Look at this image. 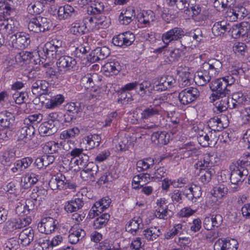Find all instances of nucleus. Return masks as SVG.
I'll list each match as a JSON object with an SVG mask.
<instances>
[{
    "label": "nucleus",
    "instance_id": "nucleus-56",
    "mask_svg": "<svg viewBox=\"0 0 250 250\" xmlns=\"http://www.w3.org/2000/svg\"><path fill=\"white\" fill-rule=\"evenodd\" d=\"M66 112L78 116V114L82 111V109L79 103H70L67 104L64 107Z\"/></svg>",
    "mask_w": 250,
    "mask_h": 250
},
{
    "label": "nucleus",
    "instance_id": "nucleus-35",
    "mask_svg": "<svg viewBox=\"0 0 250 250\" xmlns=\"http://www.w3.org/2000/svg\"><path fill=\"white\" fill-rule=\"evenodd\" d=\"M214 99L215 100H218L215 104V112H222L226 111L228 108H229L230 101L227 96H218V98H214Z\"/></svg>",
    "mask_w": 250,
    "mask_h": 250
},
{
    "label": "nucleus",
    "instance_id": "nucleus-10",
    "mask_svg": "<svg viewBox=\"0 0 250 250\" xmlns=\"http://www.w3.org/2000/svg\"><path fill=\"white\" fill-rule=\"evenodd\" d=\"M134 40V35L130 32H126L114 37L112 43L116 46L125 47L130 45Z\"/></svg>",
    "mask_w": 250,
    "mask_h": 250
},
{
    "label": "nucleus",
    "instance_id": "nucleus-41",
    "mask_svg": "<svg viewBox=\"0 0 250 250\" xmlns=\"http://www.w3.org/2000/svg\"><path fill=\"white\" fill-rule=\"evenodd\" d=\"M39 180V176L35 173H28L21 179V183L24 188H28L35 185Z\"/></svg>",
    "mask_w": 250,
    "mask_h": 250
},
{
    "label": "nucleus",
    "instance_id": "nucleus-1",
    "mask_svg": "<svg viewBox=\"0 0 250 250\" xmlns=\"http://www.w3.org/2000/svg\"><path fill=\"white\" fill-rule=\"evenodd\" d=\"M223 70L222 62L215 58H211L202 63L197 72L196 83L200 86L206 85L216 77Z\"/></svg>",
    "mask_w": 250,
    "mask_h": 250
},
{
    "label": "nucleus",
    "instance_id": "nucleus-12",
    "mask_svg": "<svg viewBox=\"0 0 250 250\" xmlns=\"http://www.w3.org/2000/svg\"><path fill=\"white\" fill-rule=\"evenodd\" d=\"M12 44L13 47L19 49H24L30 43L29 36L23 32H19L11 36Z\"/></svg>",
    "mask_w": 250,
    "mask_h": 250
},
{
    "label": "nucleus",
    "instance_id": "nucleus-64",
    "mask_svg": "<svg viewBox=\"0 0 250 250\" xmlns=\"http://www.w3.org/2000/svg\"><path fill=\"white\" fill-rule=\"evenodd\" d=\"M170 210L168 208H157L154 212V215L159 219L167 220L170 217Z\"/></svg>",
    "mask_w": 250,
    "mask_h": 250
},
{
    "label": "nucleus",
    "instance_id": "nucleus-42",
    "mask_svg": "<svg viewBox=\"0 0 250 250\" xmlns=\"http://www.w3.org/2000/svg\"><path fill=\"white\" fill-rule=\"evenodd\" d=\"M135 16L134 10H127L124 13L122 12L121 13L119 17V22L121 24L128 25L132 21V17Z\"/></svg>",
    "mask_w": 250,
    "mask_h": 250
},
{
    "label": "nucleus",
    "instance_id": "nucleus-2",
    "mask_svg": "<svg viewBox=\"0 0 250 250\" xmlns=\"http://www.w3.org/2000/svg\"><path fill=\"white\" fill-rule=\"evenodd\" d=\"M62 40L57 38L52 39L45 43L38 51L39 56L42 59H57L65 54V48Z\"/></svg>",
    "mask_w": 250,
    "mask_h": 250
},
{
    "label": "nucleus",
    "instance_id": "nucleus-54",
    "mask_svg": "<svg viewBox=\"0 0 250 250\" xmlns=\"http://www.w3.org/2000/svg\"><path fill=\"white\" fill-rule=\"evenodd\" d=\"M104 5L103 2H95L90 6L87 8V12L91 14L100 15L104 10Z\"/></svg>",
    "mask_w": 250,
    "mask_h": 250
},
{
    "label": "nucleus",
    "instance_id": "nucleus-32",
    "mask_svg": "<svg viewBox=\"0 0 250 250\" xmlns=\"http://www.w3.org/2000/svg\"><path fill=\"white\" fill-rule=\"evenodd\" d=\"M85 235V232L83 229L80 228H73L69 231L68 241L70 243L75 244L83 238Z\"/></svg>",
    "mask_w": 250,
    "mask_h": 250
},
{
    "label": "nucleus",
    "instance_id": "nucleus-27",
    "mask_svg": "<svg viewBox=\"0 0 250 250\" xmlns=\"http://www.w3.org/2000/svg\"><path fill=\"white\" fill-rule=\"evenodd\" d=\"M84 205L82 199L78 198L67 202L64 206V210L67 213L76 212L82 208Z\"/></svg>",
    "mask_w": 250,
    "mask_h": 250
},
{
    "label": "nucleus",
    "instance_id": "nucleus-57",
    "mask_svg": "<svg viewBox=\"0 0 250 250\" xmlns=\"http://www.w3.org/2000/svg\"><path fill=\"white\" fill-rule=\"evenodd\" d=\"M5 22L4 27L1 28L0 30L8 36L16 30L17 26L14 24V21L11 19H7Z\"/></svg>",
    "mask_w": 250,
    "mask_h": 250
},
{
    "label": "nucleus",
    "instance_id": "nucleus-9",
    "mask_svg": "<svg viewBox=\"0 0 250 250\" xmlns=\"http://www.w3.org/2000/svg\"><path fill=\"white\" fill-rule=\"evenodd\" d=\"M184 36V30L180 27H176L163 33L162 36V40L165 44V46H167L169 43L178 41Z\"/></svg>",
    "mask_w": 250,
    "mask_h": 250
},
{
    "label": "nucleus",
    "instance_id": "nucleus-19",
    "mask_svg": "<svg viewBox=\"0 0 250 250\" xmlns=\"http://www.w3.org/2000/svg\"><path fill=\"white\" fill-rule=\"evenodd\" d=\"M230 101V109H238L243 105L248 104V100L246 96L241 92H236L233 94Z\"/></svg>",
    "mask_w": 250,
    "mask_h": 250
},
{
    "label": "nucleus",
    "instance_id": "nucleus-55",
    "mask_svg": "<svg viewBox=\"0 0 250 250\" xmlns=\"http://www.w3.org/2000/svg\"><path fill=\"white\" fill-rule=\"evenodd\" d=\"M80 133V129L78 127H74L63 131L61 134V138L66 139L70 138H74L78 136Z\"/></svg>",
    "mask_w": 250,
    "mask_h": 250
},
{
    "label": "nucleus",
    "instance_id": "nucleus-48",
    "mask_svg": "<svg viewBox=\"0 0 250 250\" xmlns=\"http://www.w3.org/2000/svg\"><path fill=\"white\" fill-rule=\"evenodd\" d=\"M189 37L188 36L185 37L183 39V41H181L182 45H184L185 48L186 47L187 45H188L189 44V43H185V40H188L190 39V37H192L194 40H196L197 41H200L202 40V38L203 37L202 32L200 28H196V29H194L192 31H191L189 33Z\"/></svg>",
    "mask_w": 250,
    "mask_h": 250
},
{
    "label": "nucleus",
    "instance_id": "nucleus-17",
    "mask_svg": "<svg viewBox=\"0 0 250 250\" xmlns=\"http://www.w3.org/2000/svg\"><path fill=\"white\" fill-rule=\"evenodd\" d=\"M176 79L172 76H164L162 77L156 84L157 90L165 91L169 89L176 85Z\"/></svg>",
    "mask_w": 250,
    "mask_h": 250
},
{
    "label": "nucleus",
    "instance_id": "nucleus-22",
    "mask_svg": "<svg viewBox=\"0 0 250 250\" xmlns=\"http://www.w3.org/2000/svg\"><path fill=\"white\" fill-rule=\"evenodd\" d=\"M35 131V127L32 125H25L18 132V140H25L24 142L27 143V141L31 140V137L33 136Z\"/></svg>",
    "mask_w": 250,
    "mask_h": 250
},
{
    "label": "nucleus",
    "instance_id": "nucleus-39",
    "mask_svg": "<svg viewBox=\"0 0 250 250\" xmlns=\"http://www.w3.org/2000/svg\"><path fill=\"white\" fill-rule=\"evenodd\" d=\"M149 174L147 173H140L135 176L132 180V186L135 189L139 188L140 187L144 186L148 182L149 178Z\"/></svg>",
    "mask_w": 250,
    "mask_h": 250
},
{
    "label": "nucleus",
    "instance_id": "nucleus-3",
    "mask_svg": "<svg viewBox=\"0 0 250 250\" xmlns=\"http://www.w3.org/2000/svg\"><path fill=\"white\" fill-rule=\"evenodd\" d=\"M51 26V20L41 16L31 19L28 24V29L35 33L44 32L50 30Z\"/></svg>",
    "mask_w": 250,
    "mask_h": 250
},
{
    "label": "nucleus",
    "instance_id": "nucleus-34",
    "mask_svg": "<svg viewBox=\"0 0 250 250\" xmlns=\"http://www.w3.org/2000/svg\"><path fill=\"white\" fill-rule=\"evenodd\" d=\"M208 124L206 129H209L212 132L213 131V133L214 134H215L216 131H220L226 127L224 126L221 119L217 117L210 119L208 122Z\"/></svg>",
    "mask_w": 250,
    "mask_h": 250
},
{
    "label": "nucleus",
    "instance_id": "nucleus-7",
    "mask_svg": "<svg viewBox=\"0 0 250 250\" xmlns=\"http://www.w3.org/2000/svg\"><path fill=\"white\" fill-rule=\"evenodd\" d=\"M230 169L232 170L230 180L231 184L234 185H238L240 183H242L249 174L248 169L245 167L239 166V163L237 167L230 166Z\"/></svg>",
    "mask_w": 250,
    "mask_h": 250
},
{
    "label": "nucleus",
    "instance_id": "nucleus-6",
    "mask_svg": "<svg viewBox=\"0 0 250 250\" xmlns=\"http://www.w3.org/2000/svg\"><path fill=\"white\" fill-rule=\"evenodd\" d=\"M199 95L197 88L190 87L182 90L179 94L178 98L181 104L187 105L195 101Z\"/></svg>",
    "mask_w": 250,
    "mask_h": 250
},
{
    "label": "nucleus",
    "instance_id": "nucleus-60",
    "mask_svg": "<svg viewBox=\"0 0 250 250\" xmlns=\"http://www.w3.org/2000/svg\"><path fill=\"white\" fill-rule=\"evenodd\" d=\"M27 10L31 15H39L43 11V6L40 2L31 3L28 5Z\"/></svg>",
    "mask_w": 250,
    "mask_h": 250
},
{
    "label": "nucleus",
    "instance_id": "nucleus-37",
    "mask_svg": "<svg viewBox=\"0 0 250 250\" xmlns=\"http://www.w3.org/2000/svg\"><path fill=\"white\" fill-rule=\"evenodd\" d=\"M98 174H100L101 177L97 181V183L100 186L111 182L117 178L115 173L113 174L108 170L104 171L99 170Z\"/></svg>",
    "mask_w": 250,
    "mask_h": 250
},
{
    "label": "nucleus",
    "instance_id": "nucleus-61",
    "mask_svg": "<svg viewBox=\"0 0 250 250\" xmlns=\"http://www.w3.org/2000/svg\"><path fill=\"white\" fill-rule=\"evenodd\" d=\"M243 27H242V22L239 25H234L232 27L230 26L231 35L232 38L234 39L242 38V33H244Z\"/></svg>",
    "mask_w": 250,
    "mask_h": 250
},
{
    "label": "nucleus",
    "instance_id": "nucleus-23",
    "mask_svg": "<svg viewBox=\"0 0 250 250\" xmlns=\"http://www.w3.org/2000/svg\"><path fill=\"white\" fill-rule=\"evenodd\" d=\"M56 178L58 189L65 190L69 189L73 190L75 189L76 188V184L70 180H67L65 176L62 174L58 173L56 175Z\"/></svg>",
    "mask_w": 250,
    "mask_h": 250
},
{
    "label": "nucleus",
    "instance_id": "nucleus-31",
    "mask_svg": "<svg viewBox=\"0 0 250 250\" xmlns=\"http://www.w3.org/2000/svg\"><path fill=\"white\" fill-rule=\"evenodd\" d=\"M93 62L104 60L110 54L109 49L106 46L97 47L90 54Z\"/></svg>",
    "mask_w": 250,
    "mask_h": 250
},
{
    "label": "nucleus",
    "instance_id": "nucleus-13",
    "mask_svg": "<svg viewBox=\"0 0 250 250\" xmlns=\"http://www.w3.org/2000/svg\"><path fill=\"white\" fill-rule=\"evenodd\" d=\"M58 58L57 64L60 72H65L69 71L77 63L75 59L69 56L62 55Z\"/></svg>",
    "mask_w": 250,
    "mask_h": 250
},
{
    "label": "nucleus",
    "instance_id": "nucleus-50",
    "mask_svg": "<svg viewBox=\"0 0 250 250\" xmlns=\"http://www.w3.org/2000/svg\"><path fill=\"white\" fill-rule=\"evenodd\" d=\"M183 232V225L182 224H175L173 228L165 234V238L167 239H170L176 235H179Z\"/></svg>",
    "mask_w": 250,
    "mask_h": 250
},
{
    "label": "nucleus",
    "instance_id": "nucleus-45",
    "mask_svg": "<svg viewBox=\"0 0 250 250\" xmlns=\"http://www.w3.org/2000/svg\"><path fill=\"white\" fill-rule=\"evenodd\" d=\"M154 164V160L151 158L140 160L137 162V169L139 172L146 170L152 167Z\"/></svg>",
    "mask_w": 250,
    "mask_h": 250
},
{
    "label": "nucleus",
    "instance_id": "nucleus-28",
    "mask_svg": "<svg viewBox=\"0 0 250 250\" xmlns=\"http://www.w3.org/2000/svg\"><path fill=\"white\" fill-rule=\"evenodd\" d=\"M169 135L166 131H157L153 133L151 139L155 144L165 145L169 142Z\"/></svg>",
    "mask_w": 250,
    "mask_h": 250
},
{
    "label": "nucleus",
    "instance_id": "nucleus-53",
    "mask_svg": "<svg viewBox=\"0 0 250 250\" xmlns=\"http://www.w3.org/2000/svg\"><path fill=\"white\" fill-rule=\"evenodd\" d=\"M95 23L96 30L100 28H106L108 26V20L104 15H98L95 16Z\"/></svg>",
    "mask_w": 250,
    "mask_h": 250
},
{
    "label": "nucleus",
    "instance_id": "nucleus-25",
    "mask_svg": "<svg viewBox=\"0 0 250 250\" xmlns=\"http://www.w3.org/2000/svg\"><path fill=\"white\" fill-rule=\"evenodd\" d=\"M230 30V25L226 20L216 22L212 27V32L215 36H221Z\"/></svg>",
    "mask_w": 250,
    "mask_h": 250
},
{
    "label": "nucleus",
    "instance_id": "nucleus-47",
    "mask_svg": "<svg viewBox=\"0 0 250 250\" xmlns=\"http://www.w3.org/2000/svg\"><path fill=\"white\" fill-rule=\"evenodd\" d=\"M110 215L108 213H104L100 217L97 218L93 222V226L95 229H100L105 227L109 219Z\"/></svg>",
    "mask_w": 250,
    "mask_h": 250
},
{
    "label": "nucleus",
    "instance_id": "nucleus-59",
    "mask_svg": "<svg viewBox=\"0 0 250 250\" xmlns=\"http://www.w3.org/2000/svg\"><path fill=\"white\" fill-rule=\"evenodd\" d=\"M42 120V114H35L29 115L28 118L24 120V124L29 125H34L41 122Z\"/></svg>",
    "mask_w": 250,
    "mask_h": 250
},
{
    "label": "nucleus",
    "instance_id": "nucleus-51",
    "mask_svg": "<svg viewBox=\"0 0 250 250\" xmlns=\"http://www.w3.org/2000/svg\"><path fill=\"white\" fill-rule=\"evenodd\" d=\"M47 195V190L44 188H39L38 187L34 188L31 194V197L35 201H41L44 199Z\"/></svg>",
    "mask_w": 250,
    "mask_h": 250
},
{
    "label": "nucleus",
    "instance_id": "nucleus-33",
    "mask_svg": "<svg viewBox=\"0 0 250 250\" xmlns=\"http://www.w3.org/2000/svg\"><path fill=\"white\" fill-rule=\"evenodd\" d=\"M161 234V229L157 227H151L143 231V235L148 241H155Z\"/></svg>",
    "mask_w": 250,
    "mask_h": 250
},
{
    "label": "nucleus",
    "instance_id": "nucleus-29",
    "mask_svg": "<svg viewBox=\"0 0 250 250\" xmlns=\"http://www.w3.org/2000/svg\"><path fill=\"white\" fill-rule=\"evenodd\" d=\"M216 136L212 131L208 130L207 134L198 137V141L203 147H207L212 145L216 142Z\"/></svg>",
    "mask_w": 250,
    "mask_h": 250
},
{
    "label": "nucleus",
    "instance_id": "nucleus-8",
    "mask_svg": "<svg viewBox=\"0 0 250 250\" xmlns=\"http://www.w3.org/2000/svg\"><path fill=\"white\" fill-rule=\"evenodd\" d=\"M58 225L57 220L51 217H45L38 224V229L40 232L48 234L55 231Z\"/></svg>",
    "mask_w": 250,
    "mask_h": 250
},
{
    "label": "nucleus",
    "instance_id": "nucleus-24",
    "mask_svg": "<svg viewBox=\"0 0 250 250\" xmlns=\"http://www.w3.org/2000/svg\"><path fill=\"white\" fill-rule=\"evenodd\" d=\"M144 227L142 219L139 216L134 217L126 224L125 229L133 235L136 234L139 229Z\"/></svg>",
    "mask_w": 250,
    "mask_h": 250
},
{
    "label": "nucleus",
    "instance_id": "nucleus-15",
    "mask_svg": "<svg viewBox=\"0 0 250 250\" xmlns=\"http://www.w3.org/2000/svg\"><path fill=\"white\" fill-rule=\"evenodd\" d=\"M99 171V167L96 164L89 163L81 171V177L85 181L89 180L94 181L95 176L98 174Z\"/></svg>",
    "mask_w": 250,
    "mask_h": 250
},
{
    "label": "nucleus",
    "instance_id": "nucleus-44",
    "mask_svg": "<svg viewBox=\"0 0 250 250\" xmlns=\"http://www.w3.org/2000/svg\"><path fill=\"white\" fill-rule=\"evenodd\" d=\"M84 140L88 146V149H92L98 146L101 141V137L97 134H90L84 138Z\"/></svg>",
    "mask_w": 250,
    "mask_h": 250
},
{
    "label": "nucleus",
    "instance_id": "nucleus-4",
    "mask_svg": "<svg viewBox=\"0 0 250 250\" xmlns=\"http://www.w3.org/2000/svg\"><path fill=\"white\" fill-rule=\"evenodd\" d=\"M210 88L213 91L210 99L215 101L214 98H218V96H227L229 94L230 90L228 88L223 78L216 79L211 82Z\"/></svg>",
    "mask_w": 250,
    "mask_h": 250
},
{
    "label": "nucleus",
    "instance_id": "nucleus-26",
    "mask_svg": "<svg viewBox=\"0 0 250 250\" xmlns=\"http://www.w3.org/2000/svg\"><path fill=\"white\" fill-rule=\"evenodd\" d=\"M34 236V232L31 228L24 229L19 234V239L21 244L23 246L29 245L33 241Z\"/></svg>",
    "mask_w": 250,
    "mask_h": 250
},
{
    "label": "nucleus",
    "instance_id": "nucleus-62",
    "mask_svg": "<svg viewBox=\"0 0 250 250\" xmlns=\"http://www.w3.org/2000/svg\"><path fill=\"white\" fill-rule=\"evenodd\" d=\"M167 4L170 6L176 5L179 10L188 9V4L185 0H167Z\"/></svg>",
    "mask_w": 250,
    "mask_h": 250
},
{
    "label": "nucleus",
    "instance_id": "nucleus-36",
    "mask_svg": "<svg viewBox=\"0 0 250 250\" xmlns=\"http://www.w3.org/2000/svg\"><path fill=\"white\" fill-rule=\"evenodd\" d=\"M58 128L54 124L45 122L42 123L39 128L41 136H48L54 134L57 132Z\"/></svg>",
    "mask_w": 250,
    "mask_h": 250
},
{
    "label": "nucleus",
    "instance_id": "nucleus-20",
    "mask_svg": "<svg viewBox=\"0 0 250 250\" xmlns=\"http://www.w3.org/2000/svg\"><path fill=\"white\" fill-rule=\"evenodd\" d=\"M15 122V116L6 110L0 112V125L4 128H11Z\"/></svg>",
    "mask_w": 250,
    "mask_h": 250
},
{
    "label": "nucleus",
    "instance_id": "nucleus-49",
    "mask_svg": "<svg viewBox=\"0 0 250 250\" xmlns=\"http://www.w3.org/2000/svg\"><path fill=\"white\" fill-rule=\"evenodd\" d=\"M228 188L224 185H219L214 188V192L212 193V200H217L216 198L221 199L224 197L228 193Z\"/></svg>",
    "mask_w": 250,
    "mask_h": 250
},
{
    "label": "nucleus",
    "instance_id": "nucleus-21",
    "mask_svg": "<svg viewBox=\"0 0 250 250\" xmlns=\"http://www.w3.org/2000/svg\"><path fill=\"white\" fill-rule=\"evenodd\" d=\"M139 22L146 26H150L151 22L155 20V15L151 10H143L136 15Z\"/></svg>",
    "mask_w": 250,
    "mask_h": 250
},
{
    "label": "nucleus",
    "instance_id": "nucleus-52",
    "mask_svg": "<svg viewBox=\"0 0 250 250\" xmlns=\"http://www.w3.org/2000/svg\"><path fill=\"white\" fill-rule=\"evenodd\" d=\"M84 150L82 148H72L71 151L69 152L66 156L68 157H71V162L73 161V159L82 156L83 160H85L86 157L85 156V153L83 152Z\"/></svg>",
    "mask_w": 250,
    "mask_h": 250
},
{
    "label": "nucleus",
    "instance_id": "nucleus-30",
    "mask_svg": "<svg viewBox=\"0 0 250 250\" xmlns=\"http://www.w3.org/2000/svg\"><path fill=\"white\" fill-rule=\"evenodd\" d=\"M74 8L70 5L65 4L59 8L57 12L58 18L60 20L70 18L75 13Z\"/></svg>",
    "mask_w": 250,
    "mask_h": 250
},
{
    "label": "nucleus",
    "instance_id": "nucleus-18",
    "mask_svg": "<svg viewBox=\"0 0 250 250\" xmlns=\"http://www.w3.org/2000/svg\"><path fill=\"white\" fill-rule=\"evenodd\" d=\"M30 218L13 219L8 220L5 224V228L7 230L13 231L17 229H21L26 227L30 223Z\"/></svg>",
    "mask_w": 250,
    "mask_h": 250
},
{
    "label": "nucleus",
    "instance_id": "nucleus-11",
    "mask_svg": "<svg viewBox=\"0 0 250 250\" xmlns=\"http://www.w3.org/2000/svg\"><path fill=\"white\" fill-rule=\"evenodd\" d=\"M161 108L159 105H151L142 110L140 119L144 122L150 121L161 115Z\"/></svg>",
    "mask_w": 250,
    "mask_h": 250
},
{
    "label": "nucleus",
    "instance_id": "nucleus-16",
    "mask_svg": "<svg viewBox=\"0 0 250 250\" xmlns=\"http://www.w3.org/2000/svg\"><path fill=\"white\" fill-rule=\"evenodd\" d=\"M100 80L97 73H88L82 77L80 81V85L82 89L83 88L84 90H87L92 89L96 83Z\"/></svg>",
    "mask_w": 250,
    "mask_h": 250
},
{
    "label": "nucleus",
    "instance_id": "nucleus-58",
    "mask_svg": "<svg viewBox=\"0 0 250 250\" xmlns=\"http://www.w3.org/2000/svg\"><path fill=\"white\" fill-rule=\"evenodd\" d=\"M214 173L213 169L207 168L200 171V181L204 184L209 182Z\"/></svg>",
    "mask_w": 250,
    "mask_h": 250
},
{
    "label": "nucleus",
    "instance_id": "nucleus-5",
    "mask_svg": "<svg viewBox=\"0 0 250 250\" xmlns=\"http://www.w3.org/2000/svg\"><path fill=\"white\" fill-rule=\"evenodd\" d=\"M32 74L29 75V80L31 84V91L36 96L45 94L49 86V83L46 81L39 79L37 76H31Z\"/></svg>",
    "mask_w": 250,
    "mask_h": 250
},
{
    "label": "nucleus",
    "instance_id": "nucleus-43",
    "mask_svg": "<svg viewBox=\"0 0 250 250\" xmlns=\"http://www.w3.org/2000/svg\"><path fill=\"white\" fill-rule=\"evenodd\" d=\"M121 69V65L118 61L108 62L103 66L104 72L112 73L114 74H118Z\"/></svg>",
    "mask_w": 250,
    "mask_h": 250
},
{
    "label": "nucleus",
    "instance_id": "nucleus-40",
    "mask_svg": "<svg viewBox=\"0 0 250 250\" xmlns=\"http://www.w3.org/2000/svg\"><path fill=\"white\" fill-rule=\"evenodd\" d=\"M180 150V153L184 158L192 156L197 151L194 145L191 142L184 145Z\"/></svg>",
    "mask_w": 250,
    "mask_h": 250
},
{
    "label": "nucleus",
    "instance_id": "nucleus-14",
    "mask_svg": "<svg viewBox=\"0 0 250 250\" xmlns=\"http://www.w3.org/2000/svg\"><path fill=\"white\" fill-rule=\"evenodd\" d=\"M238 243L236 239H218L214 245V250H237Z\"/></svg>",
    "mask_w": 250,
    "mask_h": 250
},
{
    "label": "nucleus",
    "instance_id": "nucleus-46",
    "mask_svg": "<svg viewBox=\"0 0 250 250\" xmlns=\"http://www.w3.org/2000/svg\"><path fill=\"white\" fill-rule=\"evenodd\" d=\"M64 101V97L62 95L58 94L52 97L45 104V106L47 108H53L60 104Z\"/></svg>",
    "mask_w": 250,
    "mask_h": 250
},
{
    "label": "nucleus",
    "instance_id": "nucleus-38",
    "mask_svg": "<svg viewBox=\"0 0 250 250\" xmlns=\"http://www.w3.org/2000/svg\"><path fill=\"white\" fill-rule=\"evenodd\" d=\"M201 187L195 184L191 185L188 188L190 193L186 194L187 198L193 203L196 202L202 195Z\"/></svg>",
    "mask_w": 250,
    "mask_h": 250
},
{
    "label": "nucleus",
    "instance_id": "nucleus-63",
    "mask_svg": "<svg viewBox=\"0 0 250 250\" xmlns=\"http://www.w3.org/2000/svg\"><path fill=\"white\" fill-rule=\"evenodd\" d=\"M233 51L237 55L244 56L248 51V47L245 43L239 42L234 45Z\"/></svg>",
    "mask_w": 250,
    "mask_h": 250
}]
</instances>
